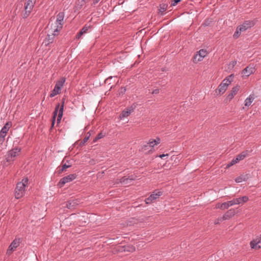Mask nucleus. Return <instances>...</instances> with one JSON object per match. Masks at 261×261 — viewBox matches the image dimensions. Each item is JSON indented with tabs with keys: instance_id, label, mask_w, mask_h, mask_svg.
<instances>
[{
	"instance_id": "nucleus-1",
	"label": "nucleus",
	"mask_w": 261,
	"mask_h": 261,
	"mask_svg": "<svg viewBox=\"0 0 261 261\" xmlns=\"http://www.w3.org/2000/svg\"><path fill=\"white\" fill-rule=\"evenodd\" d=\"M28 178H24L21 181L18 182L15 190V197L16 199L21 198L25 192V187L28 184Z\"/></svg>"
},
{
	"instance_id": "nucleus-2",
	"label": "nucleus",
	"mask_w": 261,
	"mask_h": 261,
	"mask_svg": "<svg viewBox=\"0 0 261 261\" xmlns=\"http://www.w3.org/2000/svg\"><path fill=\"white\" fill-rule=\"evenodd\" d=\"M249 200V198L247 196L233 199L232 200L224 202L221 204L222 210L227 209L229 206L234 204H244Z\"/></svg>"
},
{
	"instance_id": "nucleus-3",
	"label": "nucleus",
	"mask_w": 261,
	"mask_h": 261,
	"mask_svg": "<svg viewBox=\"0 0 261 261\" xmlns=\"http://www.w3.org/2000/svg\"><path fill=\"white\" fill-rule=\"evenodd\" d=\"M64 101L63 100L62 105L60 106V103H58L55 108V110L53 113V120H52V127L54 126L55 123V120L56 116L58 115V118H57V121L58 123H59L63 116V109H64Z\"/></svg>"
},
{
	"instance_id": "nucleus-4",
	"label": "nucleus",
	"mask_w": 261,
	"mask_h": 261,
	"mask_svg": "<svg viewBox=\"0 0 261 261\" xmlns=\"http://www.w3.org/2000/svg\"><path fill=\"white\" fill-rule=\"evenodd\" d=\"M64 18V13L60 12L57 16V19L54 24L51 25V27L53 28L54 31L60 32L63 25V20Z\"/></svg>"
},
{
	"instance_id": "nucleus-5",
	"label": "nucleus",
	"mask_w": 261,
	"mask_h": 261,
	"mask_svg": "<svg viewBox=\"0 0 261 261\" xmlns=\"http://www.w3.org/2000/svg\"><path fill=\"white\" fill-rule=\"evenodd\" d=\"M36 2V0H25L24 7L25 12L23 15L24 18H27L30 14Z\"/></svg>"
},
{
	"instance_id": "nucleus-6",
	"label": "nucleus",
	"mask_w": 261,
	"mask_h": 261,
	"mask_svg": "<svg viewBox=\"0 0 261 261\" xmlns=\"http://www.w3.org/2000/svg\"><path fill=\"white\" fill-rule=\"evenodd\" d=\"M65 82V79L62 77L59 81L57 82L53 90L50 94V97H53L60 93L62 87L63 86L64 83Z\"/></svg>"
},
{
	"instance_id": "nucleus-7",
	"label": "nucleus",
	"mask_w": 261,
	"mask_h": 261,
	"mask_svg": "<svg viewBox=\"0 0 261 261\" xmlns=\"http://www.w3.org/2000/svg\"><path fill=\"white\" fill-rule=\"evenodd\" d=\"M21 151V148L19 147H15L11 150H9L7 154L6 161L7 162L13 161L14 158L18 156Z\"/></svg>"
},
{
	"instance_id": "nucleus-8",
	"label": "nucleus",
	"mask_w": 261,
	"mask_h": 261,
	"mask_svg": "<svg viewBox=\"0 0 261 261\" xmlns=\"http://www.w3.org/2000/svg\"><path fill=\"white\" fill-rule=\"evenodd\" d=\"M208 54L206 50L201 49L198 51H197L193 58V62L197 63L203 60V58Z\"/></svg>"
},
{
	"instance_id": "nucleus-9",
	"label": "nucleus",
	"mask_w": 261,
	"mask_h": 261,
	"mask_svg": "<svg viewBox=\"0 0 261 261\" xmlns=\"http://www.w3.org/2000/svg\"><path fill=\"white\" fill-rule=\"evenodd\" d=\"M59 32H56L53 30V28L50 27V29L48 31V34L46 38V45H48L49 43H52L54 41V38L56 36H57Z\"/></svg>"
},
{
	"instance_id": "nucleus-10",
	"label": "nucleus",
	"mask_w": 261,
	"mask_h": 261,
	"mask_svg": "<svg viewBox=\"0 0 261 261\" xmlns=\"http://www.w3.org/2000/svg\"><path fill=\"white\" fill-rule=\"evenodd\" d=\"M162 194V192L159 190H155L153 194H152L149 197L146 198L145 200L146 204H148L151 203L153 200L158 198Z\"/></svg>"
},
{
	"instance_id": "nucleus-11",
	"label": "nucleus",
	"mask_w": 261,
	"mask_h": 261,
	"mask_svg": "<svg viewBox=\"0 0 261 261\" xmlns=\"http://www.w3.org/2000/svg\"><path fill=\"white\" fill-rule=\"evenodd\" d=\"M76 175L75 174H71L67 176H66L63 178H62L60 181L59 184L61 186H64L65 184L70 182L75 179Z\"/></svg>"
},
{
	"instance_id": "nucleus-12",
	"label": "nucleus",
	"mask_w": 261,
	"mask_h": 261,
	"mask_svg": "<svg viewBox=\"0 0 261 261\" xmlns=\"http://www.w3.org/2000/svg\"><path fill=\"white\" fill-rule=\"evenodd\" d=\"M254 25V22L253 21L251 20H247L244 21V22L239 26V27L240 28V30L245 32L248 29L251 28V27H253Z\"/></svg>"
},
{
	"instance_id": "nucleus-13",
	"label": "nucleus",
	"mask_w": 261,
	"mask_h": 261,
	"mask_svg": "<svg viewBox=\"0 0 261 261\" xmlns=\"http://www.w3.org/2000/svg\"><path fill=\"white\" fill-rule=\"evenodd\" d=\"M255 71V68L253 66H248L242 71V76L248 77L250 75L253 73Z\"/></svg>"
},
{
	"instance_id": "nucleus-14",
	"label": "nucleus",
	"mask_w": 261,
	"mask_h": 261,
	"mask_svg": "<svg viewBox=\"0 0 261 261\" xmlns=\"http://www.w3.org/2000/svg\"><path fill=\"white\" fill-rule=\"evenodd\" d=\"M228 86V84L224 82H222L218 88L216 90V93L217 95H221L223 94L226 90Z\"/></svg>"
},
{
	"instance_id": "nucleus-15",
	"label": "nucleus",
	"mask_w": 261,
	"mask_h": 261,
	"mask_svg": "<svg viewBox=\"0 0 261 261\" xmlns=\"http://www.w3.org/2000/svg\"><path fill=\"white\" fill-rule=\"evenodd\" d=\"M260 244H261V234L258 238H257L251 241L250 247L252 249L257 250L261 247L260 245H259Z\"/></svg>"
},
{
	"instance_id": "nucleus-16",
	"label": "nucleus",
	"mask_w": 261,
	"mask_h": 261,
	"mask_svg": "<svg viewBox=\"0 0 261 261\" xmlns=\"http://www.w3.org/2000/svg\"><path fill=\"white\" fill-rule=\"evenodd\" d=\"M21 239L20 238L15 239L10 245L8 251H14L15 249L19 245Z\"/></svg>"
},
{
	"instance_id": "nucleus-17",
	"label": "nucleus",
	"mask_w": 261,
	"mask_h": 261,
	"mask_svg": "<svg viewBox=\"0 0 261 261\" xmlns=\"http://www.w3.org/2000/svg\"><path fill=\"white\" fill-rule=\"evenodd\" d=\"M175 158L176 157L174 156V155H172L169 160L166 161V163H164V170H168L171 168L172 166L173 165V161Z\"/></svg>"
},
{
	"instance_id": "nucleus-18",
	"label": "nucleus",
	"mask_w": 261,
	"mask_h": 261,
	"mask_svg": "<svg viewBox=\"0 0 261 261\" xmlns=\"http://www.w3.org/2000/svg\"><path fill=\"white\" fill-rule=\"evenodd\" d=\"M235 214L236 211L234 209H230L224 214V215L222 217V219H223L224 220L229 219L235 215Z\"/></svg>"
},
{
	"instance_id": "nucleus-19",
	"label": "nucleus",
	"mask_w": 261,
	"mask_h": 261,
	"mask_svg": "<svg viewBox=\"0 0 261 261\" xmlns=\"http://www.w3.org/2000/svg\"><path fill=\"white\" fill-rule=\"evenodd\" d=\"M239 88L240 86H237L232 89L230 93L227 96V99H228L229 101H230L233 98L234 96L237 94L239 90Z\"/></svg>"
},
{
	"instance_id": "nucleus-20",
	"label": "nucleus",
	"mask_w": 261,
	"mask_h": 261,
	"mask_svg": "<svg viewBox=\"0 0 261 261\" xmlns=\"http://www.w3.org/2000/svg\"><path fill=\"white\" fill-rule=\"evenodd\" d=\"M147 143L149 146L150 149L152 150L155 145H156L160 143V139L159 138H156L155 139H150Z\"/></svg>"
},
{
	"instance_id": "nucleus-21",
	"label": "nucleus",
	"mask_w": 261,
	"mask_h": 261,
	"mask_svg": "<svg viewBox=\"0 0 261 261\" xmlns=\"http://www.w3.org/2000/svg\"><path fill=\"white\" fill-rule=\"evenodd\" d=\"M135 177L133 175L129 176L128 178L123 177L120 179L119 182L122 184L126 185L130 184V182L135 180Z\"/></svg>"
},
{
	"instance_id": "nucleus-22",
	"label": "nucleus",
	"mask_w": 261,
	"mask_h": 261,
	"mask_svg": "<svg viewBox=\"0 0 261 261\" xmlns=\"http://www.w3.org/2000/svg\"><path fill=\"white\" fill-rule=\"evenodd\" d=\"M77 204L76 199H70L67 202L66 206L68 208L71 209Z\"/></svg>"
},
{
	"instance_id": "nucleus-23",
	"label": "nucleus",
	"mask_w": 261,
	"mask_h": 261,
	"mask_svg": "<svg viewBox=\"0 0 261 261\" xmlns=\"http://www.w3.org/2000/svg\"><path fill=\"white\" fill-rule=\"evenodd\" d=\"M249 152L248 150H245L242 152L240 154H238L236 158L238 159L239 162L244 160L248 155Z\"/></svg>"
},
{
	"instance_id": "nucleus-24",
	"label": "nucleus",
	"mask_w": 261,
	"mask_h": 261,
	"mask_svg": "<svg viewBox=\"0 0 261 261\" xmlns=\"http://www.w3.org/2000/svg\"><path fill=\"white\" fill-rule=\"evenodd\" d=\"M133 111V109H127L126 111H123L120 115V118L121 119H123L125 117H128Z\"/></svg>"
},
{
	"instance_id": "nucleus-25",
	"label": "nucleus",
	"mask_w": 261,
	"mask_h": 261,
	"mask_svg": "<svg viewBox=\"0 0 261 261\" xmlns=\"http://www.w3.org/2000/svg\"><path fill=\"white\" fill-rule=\"evenodd\" d=\"M254 97L253 95H250L245 100V106L246 107L250 106L253 102Z\"/></svg>"
},
{
	"instance_id": "nucleus-26",
	"label": "nucleus",
	"mask_w": 261,
	"mask_h": 261,
	"mask_svg": "<svg viewBox=\"0 0 261 261\" xmlns=\"http://www.w3.org/2000/svg\"><path fill=\"white\" fill-rule=\"evenodd\" d=\"M12 124L11 122H7L5 125L2 127L1 131L3 132L4 133L7 134L8 132L10 127L11 126Z\"/></svg>"
},
{
	"instance_id": "nucleus-27",
	"label": "nucleus",
	"mask_w": 261,
	"mask_h": 261,
	"mask_svg": "<svg viewBox=\"0 0 261 261\" xmlns=\"http://www.w3.org/2000/svg\"><path fill=\"white\" fill-rule=\"evenodd\" d=\"M233 74H231L229 76H227L226 78H225L222 82H224L225 83L228 84V86L231 83V82L233 80Z\"/></svg>"
},
{
	"instance_id": "nucleus-28",
	"label": "nucleus",
	"mask_w": 261,
	"mask_h": 261,
	"mask_svg": "<svg viewBox=\"0 0 261 261\" xmlns=\"http://www.w3.org/2000/svg\"><path fill=\"white\" fill-rule=\"evenodd\" d=\"M240 28L239 27L237 28L236 30L233 35V37L234 39L238 38L240 37L241 33L243 32V31L240 30Z\"/></svg>"
},
{
	"instance_id": "nucleus-29",
	"label": "nucleus",
	"mask_w": 261,
	"mask_h": 261,
	"mask_svg": "<svg viewBox=\"0 0 261 261\" xmlns=\"http://www.w3.org/2000/svg\"><path fill=\"white\" fill-rule=\"evenodd\" d=\"M247 178L246 177V176L242 175V176L237 177L236 178L235 181L236 182L239 183V182H241L243 181H246V180H247Z\"/></svg>"
},
{
	"instance_id": "nucleus-30",
	"label": "nucleus",
	"mask_w": 261,
	"mask_h": 261,
	"mask_svg": "<svg viewBox=\"0 0 261 261\" xmlns=\"http://www.w3.org/2000/svg\"><path fill=\"white\" fill-rule=\"evenodd\" d=\"M142 150L143 151L149 152L151 151V149H150V148L147 143H146L142 145Z\"/></svg>"
},
{
	"instance_id": "nucleus-31",
	"label": "nucleus",
	"mask_w": 261,
	"mask_h": 261,
	"mask_svg": "<svg viewBox=\"0 0 261 261\" xmlns=\"http://www.w3.org/2000/svg\"><path fill=\"white\" fill-rule=\"evenodd\" d=\"M238 162H239V161L238 160V159H237L236 158H234L233 159H232L230 162H229L227 165H226V168H229L231 166H233V165L236 164V163H237Z\"/></svg>"
},
{
	"instance_id": "nucleus-32",
	"label": "nucleus",
	"mask_w": 261,
	"mask_h": 261,
	"mask_svg": "<svg viewBox=\"0 0 261 261\" xmlns=\"http://www.w3.org/2000/svg\"><path fill=\"white\" fill-rule=\"evenodd\" d=\"M91 136L90 132H89L87 133L86 136L84 138L83 141L81 142L82 145L84 144L87 141L89 140L90 137Z\"/></svg>"
},
{
	"instance_id": "nucleus-33",
	"label": "nucleus",
	"mask_w": 261,
	"mask_h": 261,
	"mask_svg": "<svg viewBox=\"0 0 261 261\" xmlns=\"http://www.w3.org/2000/svg\"><path fill=\"white\" fill-rule=\"evenodd\" d=\"M6 133H4L3 132L0 131V143H2L5 139V138L6 136Z\"/></svg>"
},
{
	"instance_id": "nucleus-34",
	"label": "nucleus",
	"mask_w": 261,
	"mask_h": 261,
	"mask_svg": "<svg viewBox=\"0 0 261 261\" xmlns=\"http://www.w3.org/2000/svg\"><path fill=\"white\" fill-rule=\"evenodd\" d=\"M90 25H85L82 29L81 31H82L84 33H87V32L88 31V30H89V29H90Z\"/></svg>"
},
{
	"instance_id": "nucleus-35",
	"label": "nucleus",
	"mask_w": 261,
	"mask_h": 261,
	"mask_svg": "<svg viewBox=\"0 0 261 261\" xmlns=\"http://www.w3.org/2000/svg\"><path fill=\"white\" fill-rule=\"evenodd\" d=\"M104 137V135L102 134V133H99L97 137L94 139V141L96 142L97 140L102 138Z\"/></svg>"
},
{
	"instance_id": "nucleus-36",
	"label": "nucleus",
	"mask_w": 261,
	"mask_h": 261,
	"mask_svg": "<svg viewBox=\"0 0 261 261\" xmlns=\"http://www.w3.org/2000/svg\"><path fill=\"white\" fill-rule=\"evenodd\" d=\"M68 163V162H67ZM71 166V165L69 164H67L66 163H65V164H64L62 167V171H64L66 169H67V168H69Z\"/></svg>"
},
{
	"instance_id": "nucleus-37",
	"label": "nucleus",
	"mask_w": 261,
	"mask_h": 261,
	"mask_svg": "<svg viewBox=\"0 0 261 261\" xmlns=\"http://www.w3.org/2000/svg\"><path fill=\"white\" fill-rule=\"evenodd\" d=\"M181 1V0H172L171 3V6H175L178 3H179Z\"/></svg>"
},
{
	"instance_id": "nucleus-38",
	"label": "nucleus",
	"mask_w": 261,
	"mask_h": 261,
	"mask_svg": "<svg viewBox=\"0 0 261 261\" xmlns=\"http://www.w3.org/2000/svg\"><path fill=\"white\" fill-rule=\"evenodd\" d=\"M224 220L223 219H222V217H219L218 219H217L215 221V224H218L220 223V222Z\"/></svg>"
},
{
	"instance_id": "nucleus-39",
	"label": "nucleus",
	"mask_w": 261,
	"mask_h": 261,
	"mask_svg": "<svg viewBox=\"0 0 261 261\" xmlns=\"http://www.w3.org/2000/svg\"><path fill=\"white\" fill-rule=\"evenodd\" d=\"M84 34V33L82 31H80V32L76 35V38L80 39Z\"/></svg>"
},
{
	"instance_id": "nucleus-40",
	"label": "nucleus",
	"mask_w": 261,
	"mask_h": 261,
	"mask_svg": "<svg viewBox=\"0 0 261 261\" xmlns=\"http://www.w3.org/2000/svg\"><path fill=\"white\" fill-rule=\"evenodd\" d=\"M84 34V33L82 31H80V32L76 35V38L80 39Z\"/></svg>"
},
{
	"instance_id": "nucleus-41",
	"label": "nucleus",
	"mask_w": 261,
	"mask_h": 261,
	"mask_svg": "<svg viewBox=\"0 0 261 261\" xmlns=\"http://www.w3.org/2000/svg\"><path fill=\"white\" fill-rule=\"evenodd\" d=\"M159 93V89H154L152 92V93L153 94H156Z\"/></svg>"
},
{
	"instance_id": "nucleus-42",
	"label": "nucleus",
	"mask_w": 261,
	"mask_h": 261,
	"mask_svg": "<svg viewBox=\"0 0 261 261\" xmlns=\"http://www.w3.org/2000/svg\"><path fill=\"white\" fill-rule=\"evenodd\" d=\"M237 64L236 61H233L230 63V65H231L232 67H233Z\"/></svg>"
},
{
	"instance_id": "nucleus-43",
	"label": "nucleus",
	"mask_w": 261,
	"mask_h": 261,
	"mask_svg": "<svg viewBox=\"0 0 261 261\" xmlns=\"http://www.w3.org/2000/svg\"><path fill=\"white\" fill-rule=\"evenodd\" d=\"M164 156L166 157L165 159H164V160H167L168 159L169 155L168 154H164Z\"/></svg>"
},
{
	"instance_id": "nucleus-44",
	"label": "nucleus",
	"mask_w": 261,
	"mask_h": 261,
	"mask_svg": "<svg viewBox=\"0 0 261 261\" xmlns=\"http://www.w3.org/2000/svg\"><path fill=\"white\" fill-rule=\"evenodd\" d=\"M112 78H113V77H112V76H110V77H109V78L107 79L106 80V83H108L109 80L112 79Z\"/></svg>"
},
{
	"instance_id": "nucleus-45",
	"label": "nucleus",
	"mask_w": 261,
	"mask_h": 261,
	"mask_svg": "<svg viewBox=\"0 0 261 261\" xmlns=\"http://www.w3.org/2000/svg\"><path fill=\"white\" fill-rule=\"evenodd\" d=\"M221 204L218 203V204L217 205L216 207H217V208H221Z\"/></svg>"
},
{
	"instance_id": "nucleus-46",
	"label": "nucleus",
	"mask_w": 261,
	"mask_h": 261,
	"mask_svg": "<svg viewBox=\"0 0 261 261\" xmlns=\"http://www.w3.org/2000/svg\"><path fill=\"white\" fill-rule=\"evenodd\" d=\"M100 0H93L94 4H97Z\"/></svg>"
},
{
	"instance_id": "nucleus-47",
	"label": "nucleus",
	"mask_w": 261,
	"mask_h": 261,
	"mask_svg": "<svg viewBox=\"0 0 261 261\" xmlns=\"http://www.w3.org/2000/svg\"><path fill=\"white\" fill-rule=\"evenodd\" d=\"M162 8L161 7V8L159 9L160 12L162 14L163 13V11L162 10Z\"/></svg>"
},
{
	"instance_id": "nucleus-48",
	"label": "nucleus",
	"mask_w": 261,
	"mask_h": 261,
	"mask_svg": "<svg viewBox=\"0 0 261 261\" xmlns=\"http://www.w3.org/2000/svg\"><path fill=\"white\" fill-rule=\"evenodd\" d=\"M160 158H161V159H163V154H161L159 155Z\"/></svg>"
},
{
	"instance_id": "nucleus-49",
	"label": "nucleus",
	"mask_w": 261,
	"mask_h": 261,
	"mask_svg": "<svg viewBox=\"0 0 261 261\" xmlns=\"http://www.w3.org/2000/svg\"><path fill=\"white\" fill-rule=\"evenodd\" d=\"M166 11V9L164 8V11Z\"/></svg>"
}]
</instances>
